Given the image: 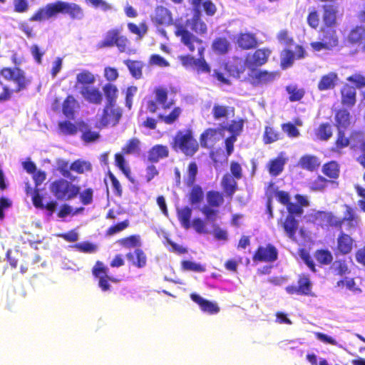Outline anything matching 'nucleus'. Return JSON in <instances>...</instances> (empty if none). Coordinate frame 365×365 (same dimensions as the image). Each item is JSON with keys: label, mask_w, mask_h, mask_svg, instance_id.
Segmentation results:
<instances>
[{"label": "nucleus", "mask_w": 365, "mask_h": 365, "mask_svg": "<svg viewBox=\"0 0 365 365\" xmlns=\"http://www.w3.org/2000/svg\"><path fill=\"white\" fill-rule=\"evenodd\" d=\"M58 14H66L72 20L81 21L84 18L83 9L76 3L56 1L38 9L29 20L41 22L56 16Z\"/></svg>", "instance_id": "1"}, {"label": "nucleus", "mask_w": 365, "mask_h": 365, "mask_svg": "<svg viewBox=\"0 0 365 365\" xmlns=\"http://www.w3.org/2000/svg\"><path fill=\"white\" fill-rule=\"evenodd\" d=\"M173 149L180 150L186 156H193L199 149V144L194 138L191 130L185 132L178 131L173 138L171 143Z\"/></svg>", "instance_id": "2"}, {"label": "nucleus", "mask_w": 365, "mask_h": 365, "mask_svg": "<svg viewBox=\"0 0 365 365\" xmlns=\"http://www.w3.org/2000/svg\"><path fill=\"white\" fill-rule=\"evenodd\" d=\"M122 28H113L108 30L103 38L97 44L99 49L116 46L121 53L125 52L129 44L128 38L122 34Z\"/></svg>", "instance_id": "3"}, {"label": "nucleus", "mask_w": 365, "mask_h": 365, "mask_svg": "<svg viewBox=\"0 0 365 365\" xmlns=\"http://www.w3.org/2000/svg\"><path fill=\"white\" fill-rule=\"evenodd\" d=\"M49 189L57 200L67 201L78 195L80 187L64 178H59L51 183Z\"/></svg>", "instance_id": "4"}, {"label": "nucleus", "mask_w": 365, "mask_h": 365, "mask_svg": "<svg viewBox=\"0 0 365 365\" xmlns=\"http://www.w3.org/2000/svg\"><path fill=\"white\" fill-rule=\"evenodd\" d=\"M175 35L180 38V42L190 52L197 51V55L200 56L205 53L203 41L189 31L183 24H179L175 26Z\"/></svg>", "instance_id": "5"}, {"label": "nucleus", "mask_w": 365, "mask_h": 365, "mask_svg": "<svg viewBox=\"0 0 365 365\" xmlns=\"http://www.w3.org/2000/svg\"><path fill=\"white\" fill-rule=\"evenodd\" d=\"M0 75L7 81H11L16 84L14 92L19 93L26 89L30 83V80L26 78L25 72L19 67H4L0 71Z\"/></svg>", "instance_id": "6"}, {"label": "nucleus", "mask_w": 365, "mask_h": 365, "mask_svg": "<svg viewBox=\"0 0 365 365\" xmlns=\"http://www.w3.org/2000/svg\"><path fill=\"white\" fill-rule=\"evenodd\" d=\"M271 54L272 50L267 47L257 48L255 51L246 55L245 66L250 71H255L268 62Z\"/></svg>", "instance_id": "7"}, {"label": "nucleus", "mask_w": 365, "mask_h": 365, "mask_svg": "<svg viewBox=\"0 0 365 365\" xmlns=\"http://www.w3.org/2000/svg\"><path fill=\"white\" fill-rule=\"evenodd\" d=\"M153 93L155 95V99L146 101V108L150 113H156L158 109V105H160L163 109L166 110L175 103L173 100L168 102V92L167 88L163 86L155 87Z\"/></svg>", "instance_id": "8"}, {"label": "nucleus", "mask_w": 365, "mask_h": 365, "mask_svg": "<svg viewBox=\"0 0 365 365\" xmlns=\"http://www.w3.org/2000/svg\"><path fill=\"white\" fill-rule=\"evenodd\" d=\"M279 77V71H269L267 70H255V71H251L248 75L249 81L253 86L269 84Z\"/></svg>", "instance_id": "9"}, {"label": "nucleus", "mask_w": 365, "mask_h": 365, "mask_svg": "<svg viewBox=\"0 0 365 365\" xmlns=\"http://www.w3.org/2000/svg\"><path fill=\"white\" fill-rule=\"evenodd\" d=\"M312 283L308 274H302L299 276L297 285H289L285 287L286 292L289 294L302 296H313L312 292Z\"/></svg>", "instance_id": "10"}, {"label": "nucleus", "mask_w": 365, "mask_h": 365, "mask_svg": "<svg viewBox=\"0 0 365 365\" xmlns=\"http://www.w3.org/2000/svg\"><path fill=\"white\" fill-rule=\"evenodd\" d=\"M305 56L306 51L301 45L294 46V52L289 48H284L280 55V67L282 69H287L294 64L295 59H302Z\"/></svg>", "instance_id": "11"}, {"label": "nucleus", "mask_w": 365, "mask_h": 365, "mask_svg": "<svg viewBox=\"0 0 365 365\" xmlns=\"http://www.w3.org/2000/svg\"><path fill=\"white\" fill-rule=\"evenodd\" d=\"M277 258V249L269 243L265 246H259L252 256V259L255 262H273Z\"/></svg>", "instance_id": "12"}, {"label": "nucleus", "mask_w": 365, "mask_h": 365, "mask_svg": "<svg viewBox=\"0 0 365 365\" xmlns=\"http://www.w3.org/2000/svg\"><path fill=\"white\" fill-rule=\"evenodd\" d=\"M122 116V110L116 107V103L110 106L106 104L103 108L100 122L102 125L106 126L108 125H115L118 123Z\"/></svg>", "instance_id": "13"}, {"label": "nucleus", "mask_w": 365, "mask_h": 365, "mask_svg": "<svg viewBox=\"0 0 365 365\" xmlns=\"http://www.w3.org/2000/svg\"><path fill=\"white\" fill-rule=\"evenodd\" d=\"M354 240L349 235L341 231L336 238L334 255L338 256L350 254L354 247Z\"/></svg>", "instance_id": "14"}, {"label": "nucleus", "mask_w": 365, "mask_h": 365, "mask_svg": "<svg viewBox=\"0 0 365 365\" xmlns=\"http://www.w3.org/2000/svg\"><path fill=\"white\" fill-rule=\"evenodd\" d=\"M314 221L322 227H334L341 230V220L331 212L319 211L315 214Z\"/></svg>", "instance_id": "15"}, {"label": "nucleus", "mask_w": 365, "mask_h": 365, "mask_svg": "<svg viewBox=\"0 0 365 365\" xmlns=\"http://www.w3.org/2000/svg\"><path fill=\"white\" fill-rule=\"evenodd\" d=\"M222 129L209 128L205 129L200 136L202 148H210L220 139Z\"/></svg>", "instance_id": "16"}, {"label": "nucleus", "mask_w": 365, "mask_h": 365, "mask_svg": "<svg viewBox=\"0 0 365 365\" xmlns=\"http://www.w3.org/2000/svg\"><path fill=\"white\" fill-rule=\"evenodd\" d=\"M339 82L338 73L334 71H330L320 77L317 83V89L319 91L333 90L339 84Z\"/></svg>", "instance_id": "17"}, {"label": "nucleus", "mask_w": 365, "mask_h": 365, "mask_svg": "<svg viewBox=\"0 0 365 365\" xmlns=\"http://www.w3.org/2000/svg\"><path fill=\"white\" fill-rule=\"evenodd\" d=\"M151 20L156 26H169L173 21L171 12L163 6H156Z\"/></svg>", "instance_id": "18"}, {"label": "nucleus", "mask_w": 365, "mask_h": 365, "mask_svg": "<svg viewBox=\"0 0 365 365\" xmlns=\"http://www.w3.org/2000/svg\"><path fill=\"white\" fill-rule=\"evenodd\" d=\"M190 298L195 303L198 304L201 311L203 312L208 313L209 314H215L220 310L216 302L205 299L196 293H192Z\"/></svg>", "instance_id": "19"}, {"label": "nucleus", "mask_w": 365, "mask_h": 365, "mask_svg": "<svg viewBox=\"0 0 365 365\" xmlns=\"http://www.w3.org/2000/svg\"><path fill=\"white\" fill-rule=\"evenodd\" d=\"M236 43L242 50H250L257 47V39L253 33H240L237 36Z\"/></svg>", "instance_id": "20"}, {"label": "nucleus", "mask_w": 365, "mask_h": 365, "mask_svg": "<svg viewBox=\"0 0 365 365\" xmlns=\"http://www.w3.org/2000/svg\"><path fill=\"white\" fill-rule=\"evenodd\" d=\"M322 9L323 26L334 27L337 24V6L332 4H324L322 6Z\"/></svg>", "instance_id": "21"}, {"label": "nucleus", "mask_w": 365, "mask_h": 365, "mask_svg": "<svg viewBox=\"0 0 365 365\" xmlns=\"http://www.w3.org/2000/svg\"><path fill=\"white\" fill-rule=\"evenodd\" d=\"M341 103L347 108H352L356 103V88L349 84L342 86L340 91Z\"/></svg>", "instance_id": "22"}, {"label": "nucleus", "mask_w": 365, "mask_h": 365, "mask_svg": "<svg viewBox=\"0 0 365 365\" xmlns=\"http://www.w3.org/2000/svg\"><path fill=\"white\" fill-rule=\"evenodd\" d=\"M80 93L89 103L100 105L103 101V95L96 87L83 86Z\"/></svg>", "instance_id": "23"}, {"label": "nucleus", "mask_w": 365, "mask_h": 365, "mask_svg": "<svg viewBox=\"0 0 365 365\" xmlns=\"http://www.w3.org/2000/svg\"><path fill=\"white\" fill-rule=\"evenodd\" d=\"M282 227L286 235L292 241L296 242V233L299 228V222L294 216L287 215L284 221L282 222Z\"/></svg>", "instance_id": "24"}, {"label": "nucleus", "mask_w": 365, "mask_h": 365, "mask_svg": "<svg viewBox=\"0 0 365 365\" xmlns=\"http://www.w3.org/2000/svg\"><path fill=\"white\" fill-rule=\"evenodd\" d=\"M335 127L337 130H345L351 123V115L346 108H340L336 110L334 114Z\"/></svg>", "instance_id": "25"}, {"label": "nucleus", "mask_w": 365, "mask_h": 365, "mask_svg": "<svg viewBox=\"0 0 365 365\" xmlns=\"http://www.w3.org/2000/svg\"><path fill=\"white\" fill-rule=\"evenodd\" d=\"M186 24L190 25V29L197 34H205L207 33V27L206 24L201 19V14L199 9H195L193 16L186 21Z\"/></svg>", "instance_id": "26"}, {"label": "nucleus", "mask_w": 365, "mask_h": 365, "mask_svg": "<svg viewBox=\"0 0 365 365\" xmlns=\"http://www.w3.org/2000/svg\"><path fill=\"white\" fill-rule=\"evenodd\" d=\"M131 264L137 268H143L147 264V256L141 249H135L133 252H128L125 255Z\"/></svg>", "instance_id": "27"}, {"label": "nucleus", "mask_w": 365, "mask_h": 365, "mask_svg": "<svg viewBox=\"0 0 365 365\" xmlns=\"http://www.w3.org/2000/svg\"><path fill=\"white\" fill-rule=\"evenodd\" d=\"M321 31L322 34L321 40L326 43L330 49L338 46L339 38L334 27L322 26Z\"/></svg>", "instance_id": "28"}, {"label": "nucleus", "mask_w": 365, "mask_h": 365, "mask_svg": "<svg viewBox=\"0 0 365 365\" xmlns=\"http://www.w3.org/2000/svg\"><path fill=\"white\" fill-rule=\"evenodd\" d=\"M221 186L226 197L230 200L232 199L234 194L237 190L236 179L233 178L230 174H225L222 178Z\"/></svg>", "instance_id": "29"}, {"label": "nucleus", "mask_w": 365, "mask_h": 365, "mask_svg": "<svg viewBox=\"0 0 365 365\" xmlns=\"http://www.w3.org/2000/svg\"><path fill=\"white\" fill-rule=\"evenodd\" d=\"M169 150L166 145H155L148 150V161L150 163H158L160 159L168 157Z\"/></svg>", "instance_id": "30"}, {"label": "nucleus", "mask_w": 365, "mask_h": 365, "mask_svg": "<svg viewBox=\"0 0 365 365\" xmlns=\"http://www.w3.org/2000/svg\"><path fill=\"white\" fill-rule=\"evenodd\" d=\"M298 165L302 169L312 172L320 166V162L315 155H304L299 158Z\"/></svg>", "instance_id": "31"}, {"label": "nucleus", "mask_w": 365, "mask_h": 365, "mask_svg": "<svg viewBox=\"0 0 365 365\" xmlns=\"http://www.w3.org/2000/svg\"><path fill=\"white\" fill-rule=\"evenodd\" d=\"M123 63L127 66L130 75L135 79H140L143 77V69L145 64L138 60L125 59Z\"/></svg>", "instance_id": "32"}, {"label": "nucleus", "mask_w": 365, "mask_h": 365, "mask_svg": "<svg viewBox=\"0 0 365 365\" xmlns=\"http://www.w3.org/2000/svg\"><path fill=\"white\" fill-rule=\"evenodd\" d=\"M78 129L82 133L81 139L86 143H92L97 140L99 137V133L93 131L89 125L83 121L78 122Z\"/></svg>", "instance_id": "33"}, {"label": "nucleus", "mask_w": 365, "mask_h": 365, "mask_svg": "<svg viewBox=\"0 0 365 365\" xmlns=\"http://www.w3.org/2000/svg\"><path fill=\"white\" fill-rule=\"evenodd\" d=\"M121 152L125 155H139L141 153V142L138 138L129 139L122 147Z\"/></svg>", "instance_id": "34"}, {"label": "nucleus", "mask_w": 365, "mask_h": 365, "mask_svg": "<svg viewBox=\"0 0 365 365\" xmlns=\"http://www.w3.org/2000/svg\"><path fill=\"white\" fill-rule=\"evenodd\" d=\"M78 102L72 95L66 96L62 104V112L68 119H73L75 117L76 108Z\"/></svg>", "instance_id": "35"}, {"label": "nucleus", "mask_w": 365, "mask_h": 365, "mask_svg": "<svg viewBox=\"0 0 365 365\" xmlns=\"http://www.w3.org/2000/svg\"><path fill=\"white\" fill-rule=\"evenodd\" d=\"M192 209L188 206L177 209V217L181 226L188 230L191 227Z\"/></svg>", "instance_id": "36"}, {"label": "nucleus", "mask_w": 365, "mask_h": 365, "mask_svg": "<svg viewBox=\"0 0 365 365\" xmlns=\"http://www.w3.org/2000/svg\"><path fill=\"white\" fill-rule=\"evenodd\" d=\"M348 41L351 44H361L365 42V27L356 26L353 28L347 37Z\"/></svg>", "instance_id": "37"}, {"label": "nucleus", "mask_w": 365, "mask_h": 365, "mask_svg": "<svg viewBox=\"0 0 365 365\" xmlns=\"http://www.w3.org/2000/svg\"><path fill=\"white\" fill-rule=\"evenodd\" d=\"M322 171L329 179H337L339 177L340 166L335 160H331L322 165Z\"/></svg>", "instance_id": "38"}, {"label": "nucleus", "mask_w": 365, "mask_h": 365, "mask_svg": "<svg viewBox=\"0 0 365 365\" xmlns=\"http://www.w3.org/2000/svg\"><path fill=\"white\" fill-rule=\"evenodd\" d=\"M212 48L218 55H225L230 49V43L225 37H217L212 43Z\"/></svg>", "instance_id": "39"}, {"label": "nucleus", "mask_w": 365, "mask_h": 365, "mask_svg": "<svg viewBox=\"0 0 365 365\" xmlns=\"http://www.w3.org/2000/svg\"><path fill=\"white\" fill-rule=\"evenodd\" d=\"M122 152L115 154V165L121 170L130 182L135 183V179L131 175L130 168L126 164Z\"/></svg>", "instance_id": "40"}, {"label": "nucleus", "mask_w": 365, "mask_h": 365, "mask_svg": "<svg viewBox=\"0 0 365 365\" xmlns=\"http://www.w3.org/2000/svg\"><path fill=\"white\" fill-rule=\"evenodd\" d=\"M207 205L213 207H220L225 202L224 194L217 190H209L206 193Z\"/></svg>", "instance_id": "41"}, {"label": "nucleus", "mask_w": 365, "mask_h": 365, "mask_svg": "<svg viewBox=\"0 0 365 365\" xmlns=\"http://www.w3.org/2000/svg\"><path fill=\"white\" fill-rule=\"evenodd\" d=\"M350 144V139L346 136L344 130H337L336 138L334 145L331 148L334 153H341L342 149L348 147Z\"/></svg>", "instance_id": "42"}, {"label": "nucleus", "mask_w": 365, "mask_h": 365, "mask_svg": "<svg viewBox=\"0 0 365 365\" xmlns=\"http://www.w3.org/2000/svg\"><path fill=\"white\" fill-rule=\"evenodd\" d=\"M285 163V159L282 155L272 159L268 165L269 174L274 177L279 175L283 171Z\"/></svg>", "instance_id": "43"}, {"label": "nucleus", "mask_w": 365, "mask_h": 365, "mask_svg": "<svg viewBox=\"0 0 365 365\" xmlns=\"http://www.w3.org/2000/svg\"><path fill=\"white\" fill-rule=\"evenodd\" d=\"M188 200L191 205H200L204 199V192L199 185H193L188 193Z\"/></svg>", "instance_id": "44"}, {"label": "nucleus", "mask_w": 365, "mask_h": 365, "mask_svg": "<svg viewBox=\"0 0 365 365\" xmlns=\"http://www.w3.org/2000/svg\"><path fill=\"white\" fill-rule=\"evenodd\" d=\"M210 158L212 160L213 165L216 170L220 169L228 161V156L220 149L212 150L210 153Z\"/></svg>", "instance_id": "45"}, {"label": "nucleus", "mask_w": 365, "mask_h": 365, "mask_svg": "<svg viewBox=\"0 0 365 365\" xmlns=\"http://www.w3.org/2000/svg\"><path fill=\"white\" fill-rule=\"evenodd\" d=\"M332 182L333 181L328 180L322 175H318L309 183V188L310 190L314 192H324L328 187L329 184Z\"/></svg>", "instance_id": "46"}, {"label": "nucleus", "mask_w": 365, "mask_h": 365, "mask_svg": "<svg viewBox=\"0 0 365 365\" xmlns=\"http://www.w3.org/2000/svg\"><path fill=\"white\" fill-rule=\"evenodd\" d=\"M314 134L317 139L327 141L331 138L333 134L331 125L329 123H322L315 130Z\"/></svg>", "instance_id": "47"}, {"label": "nucleus", "mask_w": 365, "mask_h": 365, "mask_svg": "<svg viewBox=\"0 0 365 365\" xmlns=\"http://www.w3.org/2000/svg\"><path fill=\"white\" fill-rule=\"evenodd\" d=\"M182 112L180 107H174L168 115L158 114V118L167 125H172L179 119Z\"/></svg>", "instance_id": "48"}, {"label": "nucleus", "mask_w": 365, "mask_h": 365, "mask_svg": "<svg viewBox=\"0 0 365 365\" xmlns=\"http://www.w3.org/2000/svg\"><path fill=\"white\" fill-rule=\"evenodd\" d=\"M103 91L107 100L106 104L112 106L113 103H116L118 90L115 85L106 83L103 86Z\"/></svg>", "instance_id": "49"}, {"label": "nucleus", "mask_w": 365, "mask_h": 365, "mask_svg": "<svg viewBox=\"0 0 365 365\" xmlns=\"http://www.w3.org/2000/svg\"><path fill=\"white\" fill-rule=\"evenodd\" d=\"M197 172L198 168L196 162H190L187 165L185 176V183L187 187H191L195 184Z\"/></svg>", "instance_id": "50"}, {"label": "nucleus", "mask_w": 365, "mask_h": 365, "mask_svg": "<svg viewBox=\"0 0 365 365\" xmlns=\"http://www.w3.org/2000/svg\"><path fill=\"white\" fill-rule=\"evenodd\" d=\"M331 269L336 275L341 277L350 273L348 263L345 259H336L332 263Z\"/></svg>", "instance_id": "51"}, {"label": "nucleus", "mask_w": 365, "mask_h": 365, "mask_svg": "<svg viewBox=\"0 0 365 365\" xmlns=\"http://www.w3.org/2000/svg\"><path fill=\"white\" fill-rule=\"evenodd\" d=\"M70 169L78 174H83L91 171L92 165L88 161L77 159L70 165Z\"/></svg>", "instance_id": "52"}, {"label": "nucleus", "mask_w": 365, "mask_h": 365, "mask_svg": "<svg viewBox=\"0 0 365 365\" xmlns=\"http://www.w3.org/2000/svg\"><path fill=\"white\" fill-rule=\"evenodd\" d=\"M94 75L88 70H83L76 75V83L83 86H88L95 83Z\"/></svg>", "instance_id": "53"}, {"label": "nucleus", "mask_w": 365, "mask_h": 365, "mask_svg": "<svg viewBox=\"0 0 365 365\" xmlns=\"http://www.w3.org/2000/svg\"><path fill=\"white\" fill-rule=\"evenodd\" d=\"M314 257L317 262L321 265H329L333 260L331 252L327 249L316 250Z\"/></svg>", "instance_id": "54"}, {"label": "nucleus", "mask_w": 365, "mask_h": 365, "mask_svg": "<svg viewBox=\"0 0 365 365\" xmlns=\"http://www.w3.org/2000/svg\"><path fill=\"white\" fill-rule=\"evenodd\" d=\"M281 139V133L272 126H265L263 134L264 144H270Z\"/></svg>", "instance_id": "55"}, {"label": "nucleus", "mask_w": 365, "mask_h": 365, "mask_svg": "<svg viewBox=\"0 0 365 365\" xmlns=\"http://www.w3.org/2000/svg\"><path fill=\"white\" fill-rule=\"evenodd\" d=\"M346 211L344 212L343 218H340L341 220V225L344 222H346L348 225L351 227H356L358 223V216L356 215L354 209L349 205H346Z\"/></svg>", "instance_id": "56"}, {"label": "nucleus", "mask_w": 365, "mask_h": 365, "mask_svg": "<svg viewBox=\"0 0 365 365\" xmlns=\"http://www.w3.org/2000/svg\"><path fill=\"white\" fill-rule=\"evenodd\" d=\"M58 129L66 135H76L79 130L78 123L76 125L69 120H63L58 123Z\"/></svg>", "instance_id": "57"}, {"label": "nucleus", "mask_w": 365, "mask_h": 365, "mask_svg": "<svg viewBox=\"0 0 365 365\" xmlns=\"http://www.w3.org/2000/svg\"><path fill=\"white\" fill-rule=\"evenodd\" d=\"M286 91L289 93V100L291 102L299 101L305 95L304 88H298L297 86H287Z\"/></svg>", "instance_id": "58"}, {"label": "nucleus", "mask_w": 365, "mask_h": 365, "mask_svg": "<svg viewBox=\"0 0 365 365\" xmlns=\"http://www.w3.org/2000/svg\"><path fill=\"white\" fill-rule=\"evenodd\" d=\"M336 287L344 288V287L354 293H360L361 289L356 284L354 278L344 277L336 282Z\"/></svg>", "instance_id": "59"}, {"label": "nucleus", "mask_w": 365, "mask_h": 365, "mask_svg": "<svg viewBox=\"0 0 365 365\" xmlns=\"http://www.w3.org/2000/svg\"><path fill=\"white\" fill-rule=\"evenodd\" d=\"M118 243L125 248L135 247L140 245V237L138 235H130L119 239Z\"/></svg>", "instance_id": "60"}, {"label": "nucleus", "mask_w": 365, "mask_h": 365, "mask_svg": "<svg viewBox=\"0 0 365 365\" xmlns=\"http://www.w3.org/2000/svg\"><path fill=\"white\" fill-rule=\"evenodd\" d=\"M181 268L185 271H192L195 272H204L205 271V266L190 260L182 261Z\"/></svg>", "instance_id": "61"}, {"label": "nucleus", "mask_w": 365, "mask_h": 365, "mask_svg": "<svg viewBox=\"0 0 365 365\" xmlns=\"http://www.w3.org/2000/svg\"><path fill=\"white\" fill-rule=\"evenodd\" d=\"M194 68H195L197 73H210L211 71L210 66L207 63L204 53H202L201 56L198 55V58L196 60Z\"/></svg>", "instance_id": "62"}, {"label": "nucleus", "mask_w": 365, "mask_h": 365, "mask_svg": "<svg viewBox=\"0 0 365 365\" xmlns=\"http://www.w3.org/2000/svg\"><path fill=\"white\" fill-rule=\"evenodd\" d=\"M244 120L240 119L238 120H232L228 126H223L222 130H227L230 132L232 135H239L242 130Z\"/></svg>", "instance_id": "63"}, {"label": "nucleus", "mask_w": 365, "mask_h": 365, "mask_svg": "<svg viewBox=\"0 0 365 365\" xmlns=\"http://www.w3.org/2000/svg\"><path fill=\"white\" fill-rule=\"evenodd\" d=\"M282 130L287 135L289 138H297L300 135V133L297 126L292 123L288 122L282 124Z\"/></svg>", "instance_id": "64"}]
</instances>
